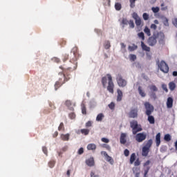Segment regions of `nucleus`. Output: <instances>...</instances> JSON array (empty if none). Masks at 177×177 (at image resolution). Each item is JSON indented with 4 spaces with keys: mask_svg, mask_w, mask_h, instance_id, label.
Instances as JSON below:
<instances>
[{
    "mask_svg": "<svg viewBox=\"0 0 177 177\" xmlns=\"http://www.w3.org/2000/svg\"><path fill=\"white\" fill-rule=\"evenodd\" d=\"M72 53L74 55V58L71 59L69 62V66H59L63 73H59V80L56 82L55 84V89L57 91L63 84H66L68 80H70V71L77 70V60L80 57V53H78V48L74 47L72 49Z\"/></svg>",
    "mask_w": 177,
    "mask_h": 177,
    "instance_id": "obj_1",
    "label": "nucleus"
},
{
    "mask_svg": "<svg viewBox=\"0 0 177 177\" xmlns=\"http://www.w3.org/2000/svg\"><path fill=\"white\" fill-rule=\"evenodd\" d=\"M160 38V39H164L165 38V35L160 32H154L151 37H149L147 40V44L149 46H155L157 44V39Z\"/></svg>",
    "mask_w": 177,
    "mask_h": 177,
    "instance_id": "obj_2",
    "label": "nucleus"
},
{
    "mask_svg": "<svg viewBox=\"0 0 177 177\" xmlns=\"http://www.w3.org/2000/svg\"><path fill=\"white\" fill-rule=\"evenodd\" d=\"M130 127L132 128L133 135H136L138 132L143 131V129H142L140 125L138 124V121L136 120L131 121L130 122Z\"/></svg>",
    "mask_w": 177,
    "mask_h": 177,
    "instance_id": "obj_3",
    "label": "nucleus"
},
{
    "mask_svg": "<svg viewBox=\"0 0 177 177\" xmlns=\"http://www.w3.org/2000/svg\"><path fill=\"white\" fill-rule=\"evenodd\" d=\"M157 65L158 68L162 71V73H165V74H168L169 72V66H168V64L165 61H160L157 62Z\"/></svg>",
    "mask_w": 177,
    "mask_h": 177,
    "instance_id": "obj_4",
    "label": "nucleus"
},
{
    "mask_svg": "<svg viewBox=\"0 0 177 177\" xmlns=\"http://www.w3.org/2000/svg\"><path fill=\"white\" fill-rule=\"evenodd\" d=\"M106 77L108 78L107 91L109 93H114V82H113V77H111V75L110 74H106Z\"/></svg>",
    "mask_w": 177,
    "mask_h": 177,
    "instance_id": "obj_5",
    "label": "nucleus"
},
{
    "mask_svg": "<svg viewBox=\"0 0 177 177\" xmlns=\"http://www.w3.org/2000/svg\"><path fill=\"white\" fill-rule=\"evenodd\" d=\"M144 106L145 107V114L146 115H151L153 111H154V106L150 104L149 102H146L144 103Z\"/></svg>",
    "mask_w": 177,
    "mask_h": 177,
    "instance_id": "obj_6",
    "label": "nucleus"
},
{
    "mask_svg": "<svg viewBox=\"0 0 177 177\" xmlns=\"http://www.w3.org/2000/svg\"><path fill=\"white\" fill-rule=\"evenodd\" d=\"M116 81L118 86H120V88H125V86H127V80L122 78V75H121V74L117 75Z\"/></svg>",
    "mask_w": 177,
    "mask_h": 177,
    "instance_id": "obj_7",
    "label": "nucleus"
},
{
    "mask_svg": "<svg viewBox=\"0 0 177 177\" xmlns=\"http://www.w3.org/2000/svg\"><path fill=\"white\" fill-rule=\"evenodd\" d=\"M146 138H147V135H146V133H138L136 135L135 139L138 143H142V142L146 140Z\"/></svg>",
    "mask_w": 177,
    "mask_h": 177,
    "instance_id": "obj_8",
    "label": "nucleus"
},
{
    "mask_svg": "<svg viewBox=\"0 0 177 177\" xmlns=\"http://www.w3.org/2000/svg\"><path fill=\"white\" fill-rule=\"evenodd\" d=\"M132 17L135 20L136 26H137V27H140V26L142 25V19H140L138 13L133 12L132 14Z\"/></svg>",
    "mask_w": 177,
    "mask_h": 177,
    "instance_id": "obj_9",
    "label": "nucleus"
},
{
    "mask_svg": "<svg viewBox=\"0 0 177 177\" xmlns=\"http://www.w3.org/2000/svg\"><path fill=\"white\" fill-rule=\"evenodd\" d=\"M138 108H133L131 109L130 112L129 113V118H138Z\"/></svg>",
    "mask_w": 177,
    "mask_h": 177,
    "instance_id": "obj_10",
    "label": "nucleus"
},
{
    "mask_svg": "<svg viewBox=\"0 0 177 177\" xmlns=\"http://www.w3.org/2000/svg\"><path fill=\"white\" fill-rule=\"evenodd\" d=\"M101 154L102 156H104L106 161L108 162H110L111 165H113V164H114V160L113 159V158H111V156H109V154H107V152L102 151H101Z\"/></svg>",
    "mask_w": 177,
    "mask_h": 177,
    "instance_id": "obj_11",
    "label": "nucleus"
},
{
    "mask_svg": "<svg viewBox=\"0 0 177 177\" xmlns=\"http://www.w3.org/2000/svg\"><path fill=\"white\" fill-rule=\"evenodd\" d=\"M85 163L88 167H95V158L91 157L86 160Z\"/></svg>",
    "mask_w": 177,
    "mask_h": 177,
    "instance_id": "obj_12",
    "label": "nucleus"
},
{
    "mask_svg": "<svg viewBox=\"0 0 177 177\" xmlns=\"http://www.w3.org/2000/svg\"><path fill=\"white\" fill-rule=\"evenodd\" d=\"M166 104L167 109H172V107H174V98H172V97H169L167 98Z\"/></svg>",
    "mask_w": 177,
    "mask_h": 177,
    "instance_id": "obj_13",
    "label": "nucleus"
},
{
    "mask_svg": "<svg viewBox=\"0 0 177 177\" xmlns=\"http://www.w3.org/2000/svg\"><path fill=\"white\" fill-rule=\"evenodd\" d=\"M90 131H91L89 129H82L80 130H78L77 131V133L78 135H80V133H82V135H84L85 136H86L89 135V132Z\"/></svg>",
    "mask_w": 177,
    "mask_h": 177,
    "instance_id": "obj_14",
    "label": "nucleus"
},
{
    "mask_svg": "<svg viewBox=\"0 0 177 177\" xmlns=\"http://www.w3.org/2000/svg\"><path fill=\"white\" fill-rule=\"evenodd\" d=\"M156 147H158L161 145V133H158L156 136Z\"/></svg>",
    "mask_w": 177,
    "mask_h": 177,
    "instance_id": "obj_15",
    "label": "nucleus"
},
{
    "mask_svg": "<svg viewBox=\"0 0 177 177\" xmlns=\"http://www.w3.org/2000/svg\"><path fill=\"white\" fill-rule=\"evenodd\" d=\"M117 102H121V100H122V96H123V94H122V91H121L120 88H118L117 90Z\"/></svg>",
    "mask_w": 177,
    "mask_h": 177,
    "instance_id": "obj_16",
    "label": "nucleus"
},
{
    "mask_svg": "<svg viewBox=\"0 0 177 177\" xmlns=\"http://www.w3.org/2000/svg\"><path fill=\"white\" fill-rule=\"evenodd\" d=\"M149 152H150V149L145 147H142V156L143 157H147V156H149Z\"/></svg>",
    "mask_w": 177,
    "mask_h": 177,
    "instance_id": "obj_17",
    "label": "nucleus"
},
{
    "mask_svg": "<svg viewBox=\"0 0 177 177\" xmlns=\"http://www.w3.org/2000/svg\"><path fill=\"white\" fill-rule=\"evenodd\" d=\"M141 48L142 50H145V52H150V47L145 45L143 41H141Z\"/></svg>",
    "mask_w": 177,
    "mask_h": 177,
    "instance_id": "obj_18",
    "label": "nucleus"
},
{
    "mask_svg": "<svg viewBox=\"0 0 177 177\" xmlns=\"http://www.w3.org/2000/svg\"><path fill=\"white\" fill-rule=\"evenodd\" d=\"M152 145H153V140L150 139L145 142V145L144 146V147H145L146 149H150V147H151Z\"/></svg>",
    "mask_w": 177,
    "mask_h": 177,
    "instance_id": "obj_19",
    "label": "nucleus"
},
{
    "mask_svg": "<svg viewBox=\"0 0 177 177\" xmlns=\"http://www.w3.org/2000/svg\"><path fill=\"white\" fill-rule=\"evenodd\" d=\"M125 138H127V135L122 133L120 136V143L122 145H125V143H127V140L125 139Z\"/></svg>",
    "mask_w": 177,
    "mask_h": 177,
    "instance_id": "obj_20",
    "label": "nucleus"
},
{
    "mask_svg": "<svg viewBox=\"0 0 177 177\" xmlns=\"http://www.w3.org/2000/svg\"><path fill=\"white\" fill-rule=\"evenodd\" d=\"M61 139L64 142L68 141L70 139V134L69 133L62 134Z\"/></svg>",
    "mask_w": 177,
    "mask_h": 177,
    "instance_id": "obj_21",
    "label": "nucleus"
},
{
    "mask_svg": "<svg viewBox=\"0 0 177 177\" xmlns=\"http://www.w3.org/2000/svg\"><path fill=\"white\" fill-rule=\"evenodd\" d=\"M138 93L142 97H145L146 96V93H145V91L142 89V86H138Z\"/></svg>",
    "mask_w": 177,
    "mask_h": 177,
    "instance_id": "obj_22",
    "label": "nucleus"
},
{
    "mask_svg": "<svg viewBox=\"0 0 177 177\" xmlns=\"http://www.w3.org/2000/svg\"><path fill=\"white\" fill-rule=\"evenodd\" d=\"M169 88L170 91H175V88H176V84H175V82H171L169 83Z\"/></svg>",
    "mask_w": 177,
    "mask_h": 177,
    "instance_id": "obj_23",
    "label": "nucleus"
},
{
    "mask_svg": "<svg viewBox=\"0 0 177 177\" xmlns=\"http://www.w3.org/2000/svg\"><path fill=\"white\" fill-rule=\"evenodd\" d=\"M148 121L149 124H155L156 120L154 119V116L151 115H148Z\"/></svg>",
    "mask_w": 177,
    "mask_h": 177,
    "instance_id": "obj_24",
    "label": "nucleus"
},
{
    "mask_svg": "<svg viewBox=\"0 0 177 177\" xmlns=\"http://www.w3.org/2000/svg\"><path fill=\"white\" fill-rule=\"evenodd\" d=\"M135 160H136V154L133 153L130 156V164H133V162H135Z\"/></svg>",
    "mask_w": 177,
    "mask_h": 177,
    "instance_id": "obj_25",
    "label": "nucleus"
},
{
    "mask_svg": "<svg viewBox=\"0 0 177 177\" xmlns=\"http://www.w3.org/2000/svg\"><path fill=\"white\" fill-rule=\"evenodd\" d=\"M103 118H104V115L103 113H100L96 117V121L102 122Z\"/></svg>",
    "mask_w": 177,
    "mask_h": 177,
    "instance_id": "obj_26",
    "label": "nucleus"
},
{
    "mask_svg": "<svg viewBox=\"0 0 177 177\" xmlns=\"http://www.w3.org/2000/svg\"><path fill=\"white\" fill-rule=\"evenodd\" d=\"M87 149H88V150H96V145H95V144H88L87 145Z\"/></svg>",
    "mask_w": 177,
    "mask_h": 177,
    "instance_id": "obj_27",
    "label": "nucleus"
},
{
    "mask_svg": "<svg viewBox=\"0 0 177 177\" xmlns=\"http://www.w3.org/2000/svg\"><path fill=\"white\" fill-rule=\"evenodd\" d=\"M129 23V21L127 19V18H123L121 22V24H122L123 27H125V26H128Z\"/></svg>",
    "mask_w": 177,
    "mask_h": 177,
    "instance_id": "obj_28",
    "label": "nucleus"
},
{
    "mask_svg": "<svg viewBox=\"0 0 177 177\" xmlns=\"http://www.w3.org/2000/svg\"><path fill=\"white\" fill-rule=\"evenodd\" d=\"M65 104H66V106H67V107L70 108V110H74V108L71 107L73 104L71 103V100H66L65 102Z\"/></svg>",
    "mask_w": 177,
    "mask_h": 177,
    "instance_id": "obj_29",
    "label": "nucleus"
},
{
    "mask_svg": "<svg viewBox=\"0 0 177 177\" xmlns=\"http://www.w3.org/2000/svg\"><path fill=\"white\" fill-rule=\"evenodd\" d=\"M136 49H138V46L135 44L129 46V50H130V52H133V50H136Z\"/></svg>",
    "mask_w": 177,
    "mask_h": 177,
    "instance_id": "obj_30",
    "label": "nucleus"
},
{
    "mask_svg": "<svg viewBox=\"0 0 177 177\" xmlns=\"http://www.w3.org/2000/svg\"><path fill=\"white\" fill-rule=\"evenodd\" d=\"M115 10H120L121 9H122V6L121 5L120 3H115Z\"/></svg>",
    "mask_w": 177,
    "mask_h": 177,
    "instance_id": "obj_31",
    "label": "nucleus"
},
{
    "mask_svg": "<svg viewBox=\"0 0 177 177\" xmlns=\"http://www.w3.org/2000/svg\"><path fill=\"white\" fill-rule=\"evenodd\" d=\"M144 32H145V34H147V35H148V37H150V35H151L150 29L147 26L145 28Z\"/></svg>",
    "mask_w": 177,
    "mask_h": 177,
    "instance_id": "obj_32",
    "label": "nucleus"
},
{
    "mask_svg": "<svg viewBox=\"0 0 177 177\" xmlns=\"http://www.w3.org/2000/svg\"><path fill=\"white\" fill-rule=\"evenodd\" d=\"M102 84L104 88H106V84H107V77H103L102 78Z\"/></svg>",
    "mask_w": 177,
    "mask_h": 177,
    "instance_id": "obj_33",
    "label": "nucleus"
},
{
    "mask_svg": "<svg viewBox=\"0 0 177 177\" xmlns=\"http://www.w3.org/2000/svg\"><path fill=\"white\" fill-rule=\"evenodd\" d=\"M104 46L106 49H110V48L111 47V45L110 44V41H106Z\"/></svg>",
    "mask_w": 177,
    "mask_h": 177,
    "instance_id": "obj_34",
    "label": "nucleus"
},
{
    "mask_svg": "<svg viewBox=\"0 0 177 177\" xmlns=\"http://www.w3.org/2000/svg\"><path fill=\"white\" fill-rule=\"evenodd\" d=\"M129 26L130 28H135V23L133 22V20L130 19L129 21Z\"/></svg>",
    "mask_w": 177,
    "mask_h": 177,
    "instance_id": "obj_35",
    "label": "nucleus"
},
{
    "mask_svg": "<svg viewBox=\"0 0 177 177\" xmlns=\"http://www.w3.org/2000/svg\"><path fill=\"white\" fill-rule=\"evenodd\" d=\"M164 140L166 142H171V135L169 134H165L164 137Z\"/></svg>",
    "mask_w": 177,
    "mask_h": 177,
    "instance_id": "obj_36",
    "label": "nucleus"
},
{
    "mask_svg": "<svg viewBox=\"0 0 177 177\" xmlns=\"http://www.w3.org/2000/svg\"><path fill=\"white\" fill-rule=\"evenodd\" d=\"M150 91H152L153 92H157L158 91V88H157V86L156 85H151L149 86Z\"/></svg>",
    "mask_w": 177,
    "mask_h": 177,
    "instance_id": "obj_37",
    "label": "nucleus"
},
{
    "mask_svg": "<svg viewBox=\"0 0 177 177\" xmlns=\"http://www.w3.org/2000/svg\"><path fill=\"white\" fill-rule=\"evenodd\" d=\"M129 60L130 62H135V60H136V55L133 54H131L129 55Z\"/></svg>",
    "mask_w": 177,
    "mask_h": 177,
    "instance_id": "obj_38",
    "label": "nucleus"
},
{
    "mask_svg": "<svg viewBox=\"0 0 177 177\" xmlns=\"http://www.w3.org/2000/svg\"><path fill=\"white\" fill-rule=\"evenodd\" d=\"M138 36L139 38H140L142 39V41L143 42V41L145 40V33H143L142 32H139L138 34Z\"/></svg>",
    "mask_w": 177,
    "mask_h": 177,
    "instance_id": "obj_39",
    "label": "nucleus"
},
{
    "mask_svg": "<svg viewBox=\"0 0 177 177\" xmlns=\"http://www.w3.org/2000/svg\"><path fill=\"white\" fill-rule=\"evenodd\" d=\"M151 10H152V12H153V13H158L160 12V8H158V7H152Z\"/></svg>",
    "mask_w": 177,
    "mask_h": 177,
    "instance_id": "obj_40",
    "label": "nucleus"
},
{
    "mask_svg": "<svg viewBox=\"0 0 177 177\" xmlns=\"http://www.w3.org/2000/svg\"><path fill=\"white\" fill-rule=\"evenodd\" d=\"M56 164V162H55V160H50L49 162H48V167L50 168H53V167H55V165Z\"/></svg>",
    "mask_w": 177,
    "mask_h": 177,
    "instance_id": "obj_41",
    "label": "nucleus"
},
{
    "mask_svg": "<svg viewBox=\"0 0 177 177\" xmlns=\"http://www.w3.org/2000/svg\"><path fill=\"white\" fill-rule=\"evenodd\" d=\"M149 171H150V167H147L145 169V172H144V176L147 177V174H149Z\"/></svg>",
    "mask_w": 177,
    "mask_h": 177,
    "instance_id": "obj_42",
    "label": "nucleus"
},
{
    "mask_svg": "<svg viewBox=\"0 0 177 177\" xmlns=\"http://www.w3.org/2000/svg\"><path fill=\"white\" fill-rule=\"evenodd\" d=\"M58 131H64V124L63 122H61L58 127Z\"/></svg>",
    "mask_w": 177,
    "mask_h": 177,
    "instance_id": "obj_43",
    "label": "nucleus"
},
{
    "mask_svg": "<svg viewBox=\"0 0 177 177\" xmlns=\"http://www.w3.org/2000/svg\"><path fill=\"white\" fill-rule=\"evenodd\" d=\"M130 2V8L133 9V8H135V2H136V0H129Z\"/></svg>",
    "mask_w": 177,
    "mask_h": 177,
    "instance_id": "obj_44",
    "label": "nucleus"
},
{
    "mask_svg": "<svg viewBox=\"0 0 177 177\" xmlns=\"http://www.w3.org/2000/svg\"><path fill=\"white\" fill-rule=\"evenodd\" d=\"M150 162H151L150 160H147V162H145L143 164V167H145L144 168V171H145V169H146V168H147V167H149L148 165H150Z\"/></svg>",
    "mask_w": 177,
    "mask_h": 177,
    "instance_id": "obj_45",
    "label": "nucleus"
},
{
    "mask_svg": "<svg viewBox=\"0 0 177 177\" xmlns=\"http://www.w3.org/2000/svg\"><path fill=\"white\" fill-rule=\"evenodd\" d=\"M82 114L86 115V107L85 106V105L82 106Z\"/></svg>",
    "mask_w": 177,
    "mask_h": 177,
    "instance_id": "obj_46",
    "label": "nucleus"
},
{
    "mask_svg": "<svg viewBox=\"0 0 177 177\" xmlns=\"http://www.w3.org/2000/svg\"><path fill=\"white\" fill-rule=\"evenodd\" d=\"M109 109H111V110H114V108L115 107V104H114V102H111L109 104Z\"/></svg>",
    "mask_w": 177,
    "mask_h": 177,
    "instance_id": "obj_47",
    "label": "nucleus"
},
{
    "mask_svg": "<svg viewBox=\"0 0 177 177\" xmlns=\"http://www.w3.org/2000/svg\"><path fill=\"white\" fill-rule=\"evenodd\" d=\"M135 167H139L140 165V160L139 158H137L136 160L134 162Z\"/></svg>",
    "mask_w": 177,
    "mask_h": 177,
    "instance_id": "obj_48",
    "label": "nucleus"
},
{
    "mask_svg": "<svg viewBox=\"0 0 177 177\" xmlns=\"http://www.w3.org/2000/svg\"><path fill=\"white\" fill-rule=\"evenodd\" d=\"M162 88L163 91H165L166 93H168V88L167 87V84H162Z\"/></svg>",
    "mask_w": 177,
    "mask_h": 177,
    "instance_id": "obj_49",
    "label": "nucleus"
},
{
    "mask_svg": "<svg viewBox=\"0 0 177 177\" xmlns=\"http://www.w3.org/2000/svg\"><path fill=\"white\" fill-rule=\"evenodd\" d=\"M142 17L144 20H149V15L146 12L142 15Z\"/></svg>",
    "mask_w": 177,
    "mask_h": 177,
    "instance_id": "obj_50",
    "label": "nucleus"
},
{
    "mask_svg": "<svg viewBox=\"0 0 177 177\" xmlns=\"http://www.w3.org/2000/svg\"><path fill=\"white\" fill-rule=\"evenodd\" d=\"M86 128H89L91 127H92V121H88L86 124Z\"/></svg>",
    "mask_w": 177,
    "mask_h": 177,
    "instance_id": "obj_51",
    "label": "nucleus"
},
{
    "mask_svg": "<svg viewBox=\"0 0 177 177\" xmlns=\"http://www.w3.org/2000/svg\"><path fill=\"white\" fill-rule=\"evenodd\" d=\"M42 151L46 154V156H48V148H46V147H42Z\"/></svg>",
    "mask_w": 177,
    "mask_h": 177,
    "instance_id": "obj_52",
    "label": "nucleus"
},
{
    "mask_svg": "<svg viewBox=\"0 0 177 177\" xmlns=\"http://www.w3.org/2000/svg\"><path fill=\"white\" fill-rule=\"evenodd\" d=\"M103 147H104L105 149H106V150H108L109 151H111V147H109V145L107 144H104L103 145Z\"/></svg>",
    "mask_w": 177,
    "mask_h": 177,
    "instance_id": "obj_53",
    "label": "nucleus"
},
{
    "mask_svg": "<svg viewBox=\"0 0 177 177\" xmlns=\"http://www.w3.org/2000/svg\"><path fill=\"white\" fill-rule=\"evenodd\" d=\"M59 45L61 46H64V45H66V41L63 39H62L60 41H59Z\"/></svg>",
    "mask_w": 177,
    "mask_h": 177,
    "instance_id": "obj_54",
    "label": "nucleus"
},
{
    "mask_svg": "<svg viewBox=\"0 0 177 177\" xmlns=\"http://www.w3.org/2000/svg\"><path fill=\"white\" fill-rule=\"evenodd\" d=\"M77 154H79V156H81V154H84V148L81 147V148L78 150Z\"/></svg>",
    "mask_w": 177,
    "mask_h": 177,
    "instance_id": "obj_55",
    "label": "nucleus"
},
{
    "mask_svg": "<svg viewBox=\"0 0 177 177\" xmlns=\"http://www.w3.org/2000/svg\"><path fill=\"white\" fill-rule=\"evenodd\" d=\"M69 118H71V120H74V118H75V113H69Z\"/></svg>",
    "mask_w": 177,
    "mask_h": 177,
    "instance_id": "obj_56",
    "label": "nucleus"
},
{
    "mask_svg": "<svg viewBox=\"0 0 177 177\" xmlns=\"http://www.w3.org/2000/svg\"><path fill=\"white\" fill-rule=\"evenodd\" d=\"M102 142H103L104 143H109V142H110V140L106 138H102L101 139Z\"/></svg>",
    "mask_w": 177,
    "mask_h": 177,
    "instance_id": "obj_57",
    "label": "nucleus"
},
{
    "mask_svg": "<svg viewBox=\"0 0 177 177\" xmlns=\"http://www.w3.org/2000/svg\"><path fill=\"white\" fill-rule=\"evenodd\" d=\"M66 60H68V54L64 55L63 62H66Z\"/></svg>",
    "mask_w": 177,
    "mask_h": 177,
    "instance_id": "obj_58",
    "label": "nucleus"
},
{
    "mask_svg": "<svg viewBox=\"0 0 177 177\" xmlns=\"http://www.w3.org/2000/svg\"><path fill=\"white\" fill-rule=\"evenodd\" d=\"M172 23L174 24V26H176V28H177V18H175L172 20Z\"/></svg>",
    "mask_w": 177,
    "mask_h": 177,
    "instance_id": "obj_59",
    "label": "nucleus"
},
{
    "mask_svg": "<svg viewBox=\"0 0 177 177\" xmlns=\"http://www.w3.org/2000/svg\"><path fill=\"white\" fill-rule=\"evenodd\" d=\"M160 6H161V10H167V9H168V8L167 7H164V6H165V4L164 3H162L161 5H160Z\"/></svg>",
    "mask_w": 177,
    "mask_h": 177,
    "instance_id": "obj_60",
    "label": "nucleus"
},
{
    "mask_svg": "<svg viewBox=\"0 0 177 177\" xmlns=\"http://www.w3.org/2000/svg\"><path fill=\"white\" fill-rule=\"evenodd\" d=\"M164 26H165L166 27H168V26H169V23L168 22V19H166L164 22H163Z\"/></svg>",
    "mask_w": 177,
    "mask_h": 177,
    "instance_id": "obj_61",
    "label": "nucleus"
},
{
    "mask_svg": "<svg viewBox=\"0 0 177 177\" xmlns=\"http://www.w3.org/2000/svg\"><path fill=\"white\" fill-rule=\"evenodd\" d=\"M90 176L91 177H100L99 175L95 174V172H93V171H91Z\"/></svg>",
    "mask_w": 177,
    "mask_h": 177,
    "instance_id": "obj_62",
    "label": "nucleus"
},
{
    "mask_svg": "<svg viewBox=\"0 0 177 177\" xmlns=\"http://www.w3.org/2000/svg\"><path fill=\"white\" fill-rule=\"evenodd\" d=\"M124 154L126 157H128V156H129V150L125 149L124 151Z\"/></svg>",
    "mask_w": 177,
    "mask_h": 177,
    "instance_id": "obj_63",
    "label": "nucleus"
},
{
    "mask_svg": "<svg viewBox=\"0 0 177 177\" xmlns=\"http://www.w3.org/2000/svg\"><path fill=\"white\" fill-rule=\"evenodd\" d=\"M151 28H152L153 30H157V25L154 24H152L151 25Z\"/></svg>",
    "mask_w": 177,
    "mask_h": 177,
    "instance_id": "obj_64",
    "label": "nucleus"
}]
</instances>
